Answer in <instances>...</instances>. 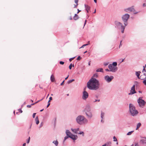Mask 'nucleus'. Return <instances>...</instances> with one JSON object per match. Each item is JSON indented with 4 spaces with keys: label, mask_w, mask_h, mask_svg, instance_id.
Listing matches in <instances>:
<instances>
[{
    "label": "nucleus",
    "mask_w": 146,
    "mask_h": 146,
    "mask_svg": "<svg viewBox=\"0 0 146 146\" xmlns=\"http://www.w3.org/2000/svg\"><path fill=\"white\" fill-rule=\"evenodd\" d=\"M99 85L98 81L94 78H92L87 84L88 88L91 90H96L98 89Z\"/></svg>",
    "instance_id": "obj_1"
},
{
    "label": "nucleus",
    "mask_w": 146,
    "mask_h": 146,
    "mask_svg": "<svg viewBox=\"0 0 146 146\" xmlns=\"http://www.w3.org/2000/svg\"><path fill=\"white\" fill-rule=\"evenodd\" d=\"M129 108L130 113L132 116L136 115L138 113V111L136 109L135 107L133 104H130Z\"/></svg>",
    "instance_id": "obj_2"
},
{
    "label": "nucleus",
    "mask_w": 146,
    "mask_h": 146,
    "mask_svg": "<svg viewBox=\"0 0 146 146\" xmlns=\"http://www.w3.org/2000/svg\"><path fill=\"white\" fill-rule=\"evenodd\" d=\"M76 121L80 124L87 123L88 120L84 117L82 115L78 116L76 119Z\"/></svg>",
    "instance_id": "obj_3"
},
{
    "label": "nucleus",
    "mask_w": 146,
    "mask_h": 146,
    "mask_svg": "<svg viewBox=\"0 0 146 146\" xmlns=\"http://www.w3.org/2000/svg\"><path fill=\"white\" fill-rule=\"evenodd\" d=\"M129 17V15L128 14H125L123 15L122 17V20L124 22V24L125 26H126L127 24V21Z\"/></svg>",
    "instance_id": "obj_4"
},
{
    "label": "nucleus",
    "mask_w": 146,
    "mask_h": 146,
    "mask_svg": "<svg viewBox=\"0 0 146 146\" xmlns=\"http://www.w3.org/2000/svg\"><path fill=\"white\" fill-rule=\"evenodd\" d=\"M137 102L139 106L141 107H144L146 103L144 100H143L140 98H139Z\"/></svg>",
    "instance_id": "obj_5"
},
{
    "label": "nucleus",
    "mask_w": 146,
    "mask_h": 146,
    "mask_svg": "<svg viewBox=\"0 0 146 146\" xmlns=\"http://www.w3.org/2000/svg\"><path fill=\"white\" fill-rule=\"evenodd\" d=\"M108 68L110 70V71L113 72H115L117 70V67H115L111 64H109L108 66Z\"/></svg>",
    "instance_id": "obj_6"
},
{
    "label": "nucleus",
    "mask_w": 146,
    "mask_h": 146,
    "mask_svg": "<svg viewBox=\"0 0 146 146\" xmlns=\"http://www.w3.org/2000/svg\"><path fill=\"white\" fill-rule=\"evenodd\" d=\"M86 88H85L84 89V91L83 92V96H82V99L84 100L86 99V98H87L88 97V93H87V92H86L85 91Z\"/></svg>",
    "instance_id": "obj_7"
},
{
    "label": "nucleus",
    "mask_w": 146,
    "mask_h": 146,
    "mask_svg": "<svg viewBox=\"0 0 146 146\" xmlns=\"http://www.w3.org/2000/svg\"><path fill=\"white\" fill-rule=\"evenodd\" d=\"M105 79L108 82H110L113 79V77L112 76L109 77L107 75L105 76Z\"/></svg>",
    "instance_id": "obj_8"
},
{
    "label": "nucleus",
    "mask_w": 146,
    "mask_h": 146,
    "mask_svg": "<svg viewBox=\"0 0 146 146\" xmlns=\"http://www.w3.org/2000/svg\"><path fill=\"white\" fill-rule=\"evenodd\" d=\"M87 110L86 111V115L89 117H91L92 116V114L90 112V109L89 108H86Z\"/></svg>",
    "instance_id": "obj_9"
},
{
    "label": "nucleus",
    "mask_w": 146,
    "mask_h": 146,
    "mask_svg": "<svg viewBox=\"0 0 146 146\" xmlns=\"http://www.w3.org/2000/svg\"><path fill=\"white\" fill-rule=\"evenodd\" d=\"M140 143L144 146H146V137H143L140 140Z\"/></svg>",
    "instance_id": "obj_10"
},
{
    "label": "nucleus",
    "mask_w": 146,
    "mask_h": 146,
    "mask_svg": "<svg viewBox=\"0 0 146 146\" xmlns=\"http://www.w3.org/2000/svg\"><path fill=\"white\" fill-rule=\"evenodd\" d=\"M135 85H134L133 86L131 87V92L129 94V95H131L133 94L136 93V92L135 90Z\"/></svg>",
    "instance_id": "obj_11"
},
{
    "label": "nucleus",
    "mask_w": 146,
    "mask_h": 146,
    "mask_svg": "<svg viewBox=\"0 0 146 146\" xmlns=\"http://www.w3.org/2000/svg\"><path fill=\"white\" fill-rule=\"evenodd\" d=\"M125 11L126 12L128 11H130L133 12L134 13H136L135 12V10L134 8H133V7H131L127 9H125Z\"/></svg>",
    "instance_id": "obj_12"
},
{
    "label": "nucleus",
    "mask_w": 146,
    "mask_h": 146,
    "mask_svg": "<svg viewBox=\"0 0 146 146\" xmlns=\"http://www.w3.org/2000/svg\"><path fill=\"white\" fill-rule=\"evenodd\" d=\"M69 137H70L74 140H75L77 138V136L76 135L72 134L70 136H69Z\"/></svg>",
    "instance_id": "obj_13"
},
{
    "label": "nucleus",
    "mask_w": 146,
    "mask_h": 146,
    "mask_svg": "<svg viewBox=\"0 0 146 146\" xmlns=\"http://www.w3.org/2000/svg\"><path fill=\"white\" fill-rule=\"evenodd\" d=\"M78 0H75L74 2L75 3V4L73 5L74 8H76L78 5Z\"/></svg>",
    "instance_id": "obj_14"
},
{
    "label": "nucleus",
    "mask_w": 146,
    "mask_h": 146,
    "mask_svg": "<svg viewBox=\"0 0 146 146\" xmlns=\"http://www.w3.org/2000/svg\"><path fill=\"white\" fill-rule=\"evenodd\" d=\"M115 24L116 25L117 27L121 26H121H123L122 25V24L119 22L118 21H116V22H115Z\"/></svg>",
    "instance_id": "obj_15"
},
{
    "label": "nucleus",
    "mask_w": 146,
    "mask_h": 146,
    "mask_svg": "<svg viewBox=\"0 0 146 146\" xmlns=\"http://www.w3.org/2000/svg\"><path fill=\"white\" fill-rule=\"evenodd\" d=\"M66 133L67 136H68V137H69V136H71V135H72V134L68 130H66Z\"/></svg>",
    "instance_id": "obj_16"
},
{
    "label": "nucleus",
    "mask_w": 146,
    "mask_h": 146,
    "mask_svg": "<svg viewBox=\"0 0 146 146\" xmlns=\"http://www.w3.org/2000/svg\"><path fill=\"white\" fill-rule=\"evenodd\" d=\"M50 80L52 82H53L55 81V78L53 75H51L50 77Z\"/></svg>",
    "instance_id": "obj_17"
},
{
    "label": "nucleus",
    "mask_w": 146,
    "mask_h": 146,
    "mask_svg": "<svg viewBox=\"0 0 146 146\" xmlns=\"http://www.w3.org/2000/svg\"><path fill=\"white\" fill-rule=\"evenodd\" d=\"M79 17L77 14H75L74 17L73 19L75 20H76L79 19Z\"/></svg>",
    "instance_id": "obj_18"
},
{
    "label": "nucleus",
    "mask_w": 146,
    "mask_h": 146,
    "mask_svg": "<svg viewBox=\"0 0 146 146\" xmlns=\"http://www.w3.org/2000/svg\"><path fill=\"white\" fill-rule=\"evenodd\" d=\"M139 79H140L141 80H145L146 79V76H145H145H143V75H141Z\"/></svg>",
    "instance_id": "obj_19"
},
{
    "label": "nucleus",
    "mask_w": 146,
    "mask_h": 146,
    "mask_svg": "<svg viewBox=\"0 0 146 146\" xmlns=\"http://www.w3.org/2000/svg\"><path fill=\"white\" fill-rule=\"evenodd\" d=\"M141 73V72L139 71L136 72V75L137 76V77H138V78H139L140 74V73Z\"/></svg>",
    "instance_id": "obj_20"
},
{
    "label": "nucleus",
    "mask_w": 146,
    "mask_h": 146,
    "mask_svg": "<svg viewBox=\"0 0 146 146\" xmlns=\"http://www.w3.org/2000/svg\"><path fill=\"white\" fill-rule=\"evenodd\" d=\"M85 7L86 8V10H89L90 9V7L87 5L85 4Z\"/></svg>",
    "instance_id": "obj_21"
},
{
    "label": "nucleus",
    "mask_w": 146,
    "mask_h": 146,
    "mask_svg": "<svg viewBox=\"0 0 146 146\" xmlns=\"http://www.w3.org/2000/svg\"><path fill=\"white\" fill-rule=\"evenodd\" d=\"M103 70L102 68H99L96 70V72H103Z\"/></svg>",
    "instance_id": "obj_22"
},
{
    "label": "nucleus",
    "mask_w": 146,
    "mask_h": 146,
    "mask_svg": "<svg viewBox=\"0 0 146 146\" xmlns=\"http://www.w3.org/2000/svg\"><path fill=\"white\" fill-rule=\"evenodd\" d=\"M35 120L36 121V124L38 125L39 124V121L38 120V116H37L35 118Z\"/></svg>",
    "instance_id": "obj_23"
},
{
    "label": "nucleus",
    "mask_w": 146,
    "mask_h": 146,
    "mask_svg": "<svg viewBox=\"0 0 146 146\" xmlns=\"http://www.w3.org/2000/svg\"><path fill=\"white\" fill-rule=\"evenodd\" d=\"M141 125V124L140 123H138L137 125L136 129H137L140 127Z\"/></svg>",
    "instance_id": "obj_24"
},
{
    "label": "nucleus",
    "mask_w": 146,
    "mask_h": 146,
    "mask_svg": "<svg viewBox=\"0 0 146 146\" xmlns=\"http://www.w3.org/2000/svg\"><path fill=\"white\" fill-rule=\"evenodd\" d=\"M125 28V27L124 26H121V32L122 33H123L124 32V30Z\"/></svg>",
    "instance_id": "obj_25"
},
{
    "label": "nucleus",
    "mask_w": 146,
    "mask_h": 146,
    "mask_svg": "<svg viewBox=\"0 0 146 146\" xmlns=\"http://www.w3.org/2000/svg\"><path fill=\"white\" fill-rule=\"evenodd\" d=\"M53 143L56 146H57L58 144V142L57 140L54 141L53 142Z\"/></svg>",
    "instance_id": "obj_26"
},
{
    "label": "nucleus",
    "mask_w": 146,
    "mask_h": 146,
    "mask_svg": "<svg viewBox=\"0 0 146 146\" xmlns=\"http://www.w3.org/2000/svg\"><path fill=\"white\" fill-rule=\"evenodd\" d=\"M74 130V133H78V131H79V128H77L76 129H75Z\"/></svg>",
    "instance_id": "obj_27"
},
{
    "label": "nucleus",
    "mask_w": 146,
    "mask_h": 146,
    "mask_svg": "<svg viewBox=\"0 0 146 146\" xmlns=\"http://www.w3.org/2000/svg\"><path fill=\"white\" fill-rule=\"evenodd\" d=\"M113 66L115 67H116L117 65V63L116 62H113L112 64H111Z\"/></svg>",
    "instance_id": "obj_28"
},
{
    "label": "nucleus",
    "mask_w": 146,
    "mask_h": 146,
    "mask_svg": "<svg viewBox=\"0 0 146 146\" xmlns=\"http://www.w3.org/2000/svg\"><path fill=\"white\" fill-rule=\"evenodd\" d=\"M74 81V79H72L71 80H70L69 81H68V84H69L71 83V82H73V81Z\"/></svg>",
    "instance_id": "obj_29"
},
{
    "label": "nucleus",
    "mask_w": 146,
    "mask_h": 146,
    "mask_svg": "<svg viewBox=\"0 0 146 146\" xmlns=\"http://www.w3.org/2000/svg\"><path fill=\"white\" fill-rule=\"evenodd\" d=\"M98 75L97 74H94L92 78H97L98 77Z\"/></svg>",
    "instance_id": "obj_30"
},
{
    "label": "nucleus",
    "mask_w": 146,
    "mask_h": 146,
    "mask_svg": "<svg viewBox=\"0 0 146 146\" xmlns=\"http://www.w3.org/2000/svg\"><path fill=\"white\" fill-rule=\"evenodd\" d=\"M133 131H131L127 133V135H131L132 133L133 132Z\"/></svg>",
    "instance_id": "obj_31"
},
{
    "label": "nucleus",
    "mask_w": 146,
    "mask_h": 146,
    "mask_svg": "<svg viewBox=\"0 0 146 146\" xmlns=\"http://www.w3.org/2000/svg\"><path fill=\"white\" fill-rule=\"evenodd\" d=\"M104 115V113L103 112H101V117L102 119Z\"/></svg>",
    "instance_id": "obj_32"
},
{
    "label": "nucleus",
    "mask_w": 146,
    "mask_h": 146,
    "mask_svg": "<svg viewBox=\"0 0 146 146\" xmlns=\"http://www.w3.org/2000/svg\"><path fill=\"white\" fill-rule=\"evenodd\" d=\"M78 133L79 134H82V135L83 136H84V133L83 132H82H82L79 131V132H78Z\"/></svg>",
    "instance_id": "obj_33"
},
{
    "label": "nucleus",
    "mask_w": 146,
    "mask_h": 146,
    "mask_svg": "<svg viewBox=\"0 0 146 146\" xmlns=\"http://www.w3.org/2000/svg\"><path fill=\"white\" fill-rule=\"evenodd\" d=\"M81 59V58L80 57V56H79L77 58V60H80Z\"/></svg>",
    "instance_id": "obj_34"
},
{
    "label": "nucleus",
    "mask_w": 146,
    "mask_h": 146,
    "mask_svg": "<svg viewBox=\"0 0 146 146\" xmlns=\"http://www.w3.org/2000/svg\"><path fill=\"white\" fill-rule=\"evenodd\" d=\"M113 141H117V139L115 136L113 137Z\"/></svg>",
    "instance_id": "obj_35"
},
{
    "label": "nucleus",
    "mask_w": 146,
    "mask_h": 146,
    "mask_svg": "<svg viewBox=\"0 0 146 146\" xmlns=\"http://www.w3.org/2000/svg\"><path fill=\"white\" fill-rule=\"evenodd\" d=\"M143 83L146 85V79L144 80L143 81Z\"/></svg>",
    "instance_id": "obj_36"
},
{
    "label": "nucleus",
    "mask_w": 146,
    "mask_h": 146,
    "mask_svg": "<svg viewBox=\"0 0 146 146\" xmlns=\"http://www.w3.org/2000/svg\"><path fill=\"white\" fill-rule=\"evenodd\" d=\"M75 58V57H73V58H70L69 59V60L70 61V62L71 61H72V60H73L74 58Z\"/></svg>",
    "instance_id": "obj_37"
},
{
    "label": "nucleus",
    "mask_w": 146,
    "mask_h": 146,
    "mask_svg": "<svg viewBox=\"0 0 146 146\" xmlns=\"http://www.w3.org/2000/svg\"><path fill=\"white\" fill-rule=\"evenodd\" d=\"M143 73V74L142 75H143V76H144L145 77V76H146V71H145V72Z\"/></svg>",
    "instance_id": "obj_38"
},
{
    "label": "nucleus",
    "mask_w": 146,
    "mask_h": 146,
    "mask_svg": "<svg viewBox=\"0 0 146 146\" xmlns=\"http://www.w3.org/2000/svg\"><path fill=\"white\" fill-rule=\"evenodd\" d=\"M30 137H29V139L27 141V143H29V141H30Z\"/></svg>",
    "instance_id": "obj_39"
},
{
    "label": "nucleus",
    "mask_w": 146,
    "mask_h": 146,
    "mask_svg": "<svg viewBox=\"0 0 146 146\" xmlns=\"http://www.w3.org/2000/svg\"><path fill=\"white\" fill-rule=\"evenodd\" d=\"M107 145H111V142H109L108 143H107Z\"/></svg>",
    "instance_id": "obj_40"
},
{
    "label": "nucleus",
    "mask_w": 146,
    "mask_h": 146,
    "mask_svg": "<svg viewBox=\"0 0 146 146\" xmlns=\"http://www.w3.org/2000/svg\"><path fill=\"white\" fill-rule=\"evenodd\" d=\"M52 97H50L49 98V100L48 101V103L51 100H52Z\"/></svg>",
    "instance_id": "obj_41"
},
{
    "label": "nucleus",
    "mask_w": 146,
    "mask_h": 146,
    "mask_svg": "<svg viewBox=\"0 0 146 146\" xmlns=\"http://www.w3.org/2000/svg\"><path fill=\"white\" fill-rule=\"evenodd\" d=\"M100 100L99 99V100H95L94 101H93L94 102H100Z\"/></svg>",
    "instance_id": "obj_42"
},
{
    "label": "nucleus",
    "mask_w": 146,
    "mask_h": 146,
    "mask_svg": "<svg viewBox=\"0 0 146 146\" xmlns=\"http://www.w3.org/2000/svg\"><path fill=\"white\" fill-rule=\"evenodd\" d=\"M72 67V64H70V66H69V68L70 69V70L71 69Z\"/></svg>",
    "instance_id": "obj_43"
},
{
    "label": "nucleus",
    "mask_w": 146,
    "mask_h": 146,
    "mask_svg": "<svg viewBox=\"0 0 146 146\" xmlns=\"http://www.w3.org/2000/svg\"><path fill=\"white\" fill-rule=\"evenodd\" d=\"M60 64H61L63 65L64 64V62L62 61H60Z\"/></svg>",
    "instance_id": "obj_44"
},
{
    "label": "nucleus",
    "mask_w": 146,
    "mask_h": 146,
    "mask_svg": "<svg viewBox=\"0 0 146 146\" xmlns=\"http://www.w3.org/2000/svg\"><path fill=\"white\" fill-rule=\"evenodd\" d=\"M36 114V113H34L33 114V118H34L35 117Z\"/></svg>",
    "instance_id": "obj_45"
},
{
    "label": "nucleus",
    "mask_w": 146,
    "mask_h": 146,
    "mask_svg": "<svg viewBox=\"0 0 146 146\" xmlns=\"http://www.w3.org/2000/svg\"><path fill=\"white\" fill-rule=\"evenodd\" d=\"M68 137H67V136H66L65 137H64V141H65L68 138Z\"/></svg>",
    "instance_id": "obj_46"
},
{
    "label": "nucleus",
    "mask_w": 146,
    "mask_h": 146,
    "mask_svg": "<svg viewBox=\"0 0 146 146\" xmlns=\"http://www.w3.org/2000/svg\"><path fill=\"white\" fill-rule=\"evenodd\" d=\"M143 68H143V70L142 71L143 73H144V72H145V71H146L145 69V67L144 66H143Z\"/></svg>",
    "instance_id": "obj_47"
},
{
    "label": "nucleus",
    "mask_w": 146,
    "mask_h": 146,
    "mask_svg": "<svg viewBox=\"0 0 146 146\" xmlns=\"http://www.w3.org/2000/svg\"><path fill=\"white\" fill-rule=\"evenodd\" d=\"M40 101V100H39V101H38L37 102H36L35 103L33 104H32L31 105H34L35 104H36V103H37L38 102H39Z\"/></svg>",
    "instance_id": "obj_48"
},
{
    "label": "nucleus",
    "mask_w": 146,
    "mask_h": 146,
    "mask_svg": "<svg viewBox=\"0 0 146 146\" xmlns=\"http://www.w3.org/2000/svg\"><path fill=\"white\" fill-rule=\"evenodd\" d=\"M48 104L47 105V108H48L49 106H50V103L49 102V103L48 102Z\"/></svg>",
    "instance_id": "obj_49"
},
{
    "label": "nucleus",
    "mask_w": 146,
    "mask_h": 146,
    "mask_svg": "<svg viewBox=\"0 0 146 146\" xmlns=\"http://www.w3.org/2000/svg\"><path fill=\"white\" fill-rule=\"evenodd\" d=\"M27 107L29 108H30L31 107V105H28L27 106Z\"/></svg>",
    "instance_id": "obj_50"
},
{
    "label": "nucleus",
    "mask_w": 146,
    "mask_h": 146,
    "mask_svg": "<svg viewBox=\"0 0 146 146\" xmlns=\"http://www.w3.org/2000/svg\"><path fill=\"white\" fill-rule=\"evenodd\" d=\"M135 146H139L137 143H136L135 144Z\"/></svg>",
    "instance_id": "obj_51"
},
{
    "label": "nucleus",
    "mask_w": 146,
    "mask_h": 146,
    "mask_svg": "<svg viewBox=\"0 0 146 146\" xmlns=\"http://www.w3.org/2000/svg\"><path fill=\"white\" fill-rule=\"evenodd\" d=\"M64 82V80L62 82L61 84H60L61 85H62L63 84Z\"/></svg>",
    "instance_id": "obj_52"
},
{
    "label": "nucleus",
    "mask_w": 146,
    "mask_h": 146,
    "mask_svg": "<svg viewBox=\"0 0 146 146\" xmlns=\"http://www.w3.org/2000/svg\"><path fill=\"white\" fill-rule=\"evenodd\" d=\"M122 42V40L121 41H120V45H119V47H120V46H122V44H121V43Z\"/></svg>",
    "instance_id": "obj_53"
},
{
    "label": "nucleus",
    "mask_w": 146,
    "mask_h": 146,
    "mask_svg": "<svg viewBox=\"0 0 146 146\" xmlns=\"http://www.w3.org/2000/svg\"><path fill=\"white\" fill-rule=\"evenodd\" d=\"M143 6H146V3H143Z\"/></svg>",
    "instance_id": "obj_54"
},
{
    "label": "nucleus",
    "mask_w": 146,
    "mask_h": 146,
    "mask_svg": "<svg viewBox=\"0 0 146 146\" xmlns=\"http://www.w3.org/2000/svg\"><path fill=\"white\" fill-rule=\"evenodd\" d=\"M78 12H77V13H79V12H80V11H80V10H79V9H78Z\"/></svg>",
    "instance_id": "obj_55"
},
{
    "label": "nucleus",
    "mask_w": 146,
    "mask_h": 146,
    "mask_svg": "<svg viewBox=\"0 0 146 146\" xmlns=\"http://www.w3.org/2000/svg\"><path fill=\"white\" fill-rule=\"evenodd\" d=\"M74 130H75V129H71V130H72V131H73L74 132Z\"/></svg>",
    "instance_id": "obj_56"
},
{
    "label": "nucleus",
    "mask_w": 146,
    "mask_h": 146,
    "mask_svg": "<svg viewBox=\"0 0 146 146\" xmlns=\"http://www.w3.org/2000/svg\"><path fill=\"white\" fill-rule=\"evenodd\" d=\"M68 76H69L68 75V76H67V77L66 78H65V80H67V79H68Z\"/></svg>",
    "instance_id": "obj_57"
},
{
    "label": "nucleus",
    "mask_w": 146,
    "mask_h": 146,
    "mask_svg": "<svg viewBox=\"0 0 146 146\" xmlns=\"http://www.w3.org/2000/svg\"><path fill=\"white\" fill-rule=\"evenodd\" d=\"M88 45V44H84L83 45V46H86L87 45Z\"/></svg>",
    "instance_id": "obj_58"
},
{
    "label": "nucleus",
    "mask_w": 146,
    "mask_h": 146,
    "mask_svg": "<svg viewBox=\"0 0 146 146\" xmlns=\"http://www.w3.org/2000/svg\"><path fill=\"white\" fill-rule=\"evenodd\" d=\"M26 145V143H24L23 144V146H25Z\"/></svg>",
    "instance_id": "obj_59"
},
{
    "label": "nucleus",
    "mask_w": 146,
    "mask_h": 146,
    "mask_svg": "<svg viewBox=\"0 0 146 146\" xmlns=\"http://www.w3.org/2000/svg\"><path fill=\"white\" fill-rule=\"evenodd\" d=\"M106 70L107 71H110V70H109L108 69H106Z\"/></svg>",
    "instance_id": "obj_60"
},
{
    "label": "nucleus",
    "mask_w": 146,
    "mask_h": 146,
    "mask_svg": "<svg viewBox=\"0 0 146 146\" xmlns=\"http://www.w3.org/2000/svg\"><path fill=\"white\" fill-rule=\"evenodd\" d=\"M70 20H72V17L71 16H70Z\"/></svg>",
    "instance_id": "obj_61"
},
{
    "label": "nucleus",
    "mask_w": 146,
    "mask_h": 146,
    "mask_svg": "<svg viewBox=\"0 0 146 146\" xmlns=\"http://www.w3.org/2000/svg\"><path fill=\"white\" fill-rule=\"evenodd\" d=\"M107 145V144H104V145H102V146H106Z\"/></svg>",
    "instance_id": "obj_62"
},
{
    "label": "nucleus",
    "mask_w": 146,
    "mask_h": 146,
    "mask_svg": "<svg viewBox=\"0 0 146 146\" xmlns=\"http://www.w3.org/2000/svg\"><path fill=\"white\" fill-rule=\"evenodd\" d=\"M90 61L89 62V63H88V65H89V66H90Z\"/></svg>",
    "instance_id": "obj_63"
},
{
    "label": "nucleus",
    "mask_w": 146,
    "mask_h": 146,
    "mask_svg": "<svg viewBox=\"0 0 146 146\" xmlns=\"http://www.w3.org/2000/svg\"><path fill=\"white\" fill-rule=\"evenodd\" d=\"M94 1L95 3H97V0H94Z\"/></svg>",
    "instance_id": "obj_64"
}]
</instances>
